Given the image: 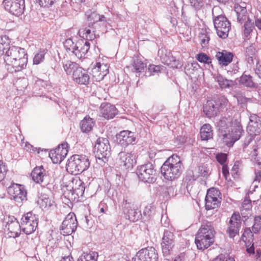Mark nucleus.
I'll use <instances>...</instances> for the list:
<instances>
[{"mask_svg":"<svg viewBox=\"0 0 261 261\" xmlns=\"http://www.w3.org/2000/svg\"><path fill=\"white\" fill-rule=\"evenodd\" d=\"M90 165V161L86 155L74 154L68 159L66 164V170L71 174L79 175L87 170Z\"/></svg>","mask_w":261,"mask_h":261,"instance_id":"f257e3e1","label":"nucleus"},{"mask_svg":"<svg viewBox=\"0 0 261 261\" xmlns=\"http://www.w3.org/2000/svg\"><path fill=\"white\" fill-rule=\"evenodd\" d=\"M215 230L210 225H203L199 228L195 238L198 249L204 250L214 242Z\"/></svg>","mask_w":261,"mask_h":261,"instance_id":"f03ea898","label":"nucleus"},{"mask_svg":"<svg viewBox=\"0 0 261 261\" xmlns=\"http://www.w3.org/2000/svg\"><path fill=\"white\" fill-rule=\"evenodd\" d=\"M181 168V161L177 155L169 157L161 167V173L168 180H172L178 176Z\"/></svg>","mask_w":261,"mask_h":261,"instance_id":"7ed1b4c3","label":"nucleus"},{"mask_svg":"<svg viewBox=\"0 0 261 261\" xmlns=\"http://www.w3.org/2000/svg\"><path fill=\"white\" fill-rule=\"evenodd\" d=\"M64 69L67 74H72L73 80L80 85H87L90 77L86 70L81 67H77L73 63H67L64 65Z\"/></svg>","mask_w":261,"mask_h":261,"instance_id":"20e7f679","label":"nucleus"},{"mask_svg":"<svg viewBox=\"0 0 261 261\" xmlns=\"http://www.w3.org/2000/svg\"><path fill=\"white\" fill-rule=\"evenodd\" d=\"M9 60L16 66L23 68L28 62V55L24 48L12 46L6 51Z\"/></svg>","mask_w":261,"mask_h":261,"instance_id":"39448f33","label":"nucleus"},{"mask_svg":"<svg viewBox=\"0 0 261 261\" xmlns=\"http://www.w3.org/2000/svg\"><path fill=\"white\" fill-rule=\"evenodd\" d=\"M62 190L68 194H71L74 198L79 195H83L84 192L83 182L79 177H72L65 181Z\"/></svg>","mask_w":261,"mask_h":261,"instance_id":"423d86ee","label":"nucleus"},{"mask_svg":"<svg viewBox=\"0 0 261 261\" xmlns=\"http://www.w3.org/2000/svg\"><path fill=\"white\" fill-rule=\"evenodd\" d=\"M111 147L107 138L100 137L97 139L94 145V153L99 160L106 162L110 155Z\"/></svg>","mask_w":261,"mask_h":261,"instance_id":"0eeeda50","label":"nucleus"},{"mask_svg":"<svg viewBox=\"0 0 261 261\" xmlns=\"http://www.w3.org/2000/svg\"><path fill=\"white\" fill-rule=\"evenodd\" d=\"M221 200V193L218 189L214 188L208 189L205 199L206 209L210 210L217 208Z\"/></svg>","mask_w":261,"mask_h":261,"instance_id":"6e6552de","label":"nucleus"},{"mask_svg":"<svg viewBox=\"0 0 261 261\" xmlns=\"http://www.w3.org/2000/svg\"><path fill=\"white\" fill-rule=\"evenodd\" d=\"M109 66L107 64L96 61L91 64V74L92 79L96 82L102 81L109 73Z\"/></svg>","mask_w":261,"mask_h":261,"instance_id":"1a4fd4ad","label":"nucleus"},{"mask_svg":"<svg viewBox=\"0 0 261 261\" xmlns=\"http://www.w3.org/2000/svg\"><path fill=\"white\" fill-rule=\"evenodd\" d=\"M68 152V144L64 143L51 150L49 153V156L53 163L60 164L65 159Z\"/></svg>","mask_w":261,"mask_h":261,"instance_id":"9d476101","label":"nucleus"},{"mask_svg":"<svg viewBox=\"0 0 261 261\" xmlns=\"http://www.w3.org/2000/svg\"><path fill=\"white\" fill-rule=\"evenodd\" d=\"M8 192L10 198L17 203H21L27 198V191L21 185H12L9 187Z\"/></svg>","mask_w":261,"mask_h":261,"instance_id":"9b49d317","label":"nucleus"},{"mask_svg":"<svg viewBox=\"0 0 261 261\" xmlns=\"http://www.w3.org/2000/svg\"><path fill=\"white\" fill-rule=\"evenodd\" d=\"M139 178L145 182H150L154 179L155 170L150 163L139 166L137 170Z\"/></svg>","mask_w":261,"mask_h":261,"instance_id":"f8f14e48","label":"nucleus"},{"mask_svg":"<svg viewBox=\"0 0 261 261\" xmlns=\"http://www.w3.org/2000/svg\"><path fill=\"white\" fill-rule=\"evenodd\" d=\"M21 227L27 234H31L36 228L38 220L36 216L32 213H28L21 218Z\"/></svg>","mask_w":261,"mask_h":261,"instance_id":"ddd939ff","label":"nucleus"},{"mask_svg":"<svg viewBox=\"0 0 261 261\" xmlns=\"http://www.w3.org/2000/svg\"><path fill=\"white\" fill-rule=\"evenodd\" d=\"M215 27L218 36L225 38L228 36L230 29V24L227 18L223 16L217 17L214 21Z\"/></svg>","mask_w":261,"mask_h":261,"instance_id":"4468645a","label":"nucleus"},{"mask_svg":"<svg viewBox=\"0 0 261 261\" xmlns=\"http://www.w3.org/2000/svg\"><path fill=\"white\" fill-rule=\"evenodd\" d=\"M76 228V219L73 213L68 214L63 221L61 229L64 235L72 233Z\"/></svg>","mask_w":261,"mask_h":261,"instance_id":"2eb2a0df","label":"nucleus"},{"mask_svg":"<svg viewBox=\"0 0 261 261\" xmlns=\"http://www.w3.org/2000/svg\"><path fill=\"white\" fill-rule=\"evenodd\" d=\"M3 4L7 11L14 15H19L23 12V0H4Z\"/></svg>","mask_w":261,"mask_h":261,"instance_id":"dca6fc26","label":"nucleus"},{"mask_svg":"<svg viewBox=\"0 0 261 261\" xmlns=\"http://www.w3.org/2000/svg\"><path fill=\"white\" fill-rule=\"evenodd\" d=\"M242 219L240 215L234 213L230 219L229 225L227 230V233L230 238H233L239 234Z\"/></svg>","mask_w":261,"mask_h":261,"instance_id":"f3484780","label":"nucleus"},{"mask_svg":"<svg viewBox=\"0 0 261 261\" xmlns=\"http://www.w3.org/2000/svg\"><path fill=\"white\" fill-rule=\"evenodd\" d=\"M156 259L157 254L151 247L141 249L134 258V261H156Z\"/></svg>","mask_w":261,"mask_h":261,"instance_id":"a211bd4d","label":"nucleus"},{"mask_svg":"<svg viewBox=\"0 0 261 261\" xmlns=\"http://www.w3.org/2000/svg\"><path fill=\"white\" fill-rule=\"evenodd\" d=\"M219 107V103L216 101L208 100L203 106V112L209 118L215 117L220 113Z\"/></svg>","mask_w":261,"mask_h":261,"instance_id":"6ab92c4d","label":"nucleus"},{"mask_svg":"<svg viewBox=\"0 0 261 261\" xmlns=\"http://www.w3.org/2000/svg\"><path fill=\"white\" fill-rule=\"evenodd\" d=\"M117 140L120 145L127 146L135 141L136 137L134 133L129 130H123L117 135Z\"/></svg>","mask_w":261,"mask_h":261,"instance_id":"aec40b11","label":"nucleus"},{"mask_svg":"<svg viewBox=\"0 0 261 261\" xmlns=\"http://www.w3.org/2000/svg\"><path fill=\"white\" fill-rule=\"evenodd\" d=\"M242 240L245 242L246 251L249 254L255 253L253 234L249 228H246L242 235Z\"/></svg>","mask_w":261,"mask_h":261,"instance_id":"412c9836","label":"nucleus"},{"mask_svg":"<svg viewBox=\"0 0 261 261\" xmlns=\"http://www.w3.org/2000/svg\"><path fill=\"white\" fill-rule=\"evenodd\" d=\"M163 252L168 254L174 246V236L172 232L166 231L164 232L162 243Z\"/></svg>","mask_w":261,"mask_h":261,"instance_id":"4be33fe9","label":"nucleus"},{"mask_svg":"<svg viewBox=\"0 0 261 261\" xmlns=\"http://www.w3.org/2000/svg\"><path fill=\"white\" fill-rule=\"evenodd\" d=\"M90 47V43L84 40L78 41L74 47H71L73 52L78 58H81L88 52Z\"/></svg>","mask_w":261,"mask_h":261,"instance_id":"5701e85b","label":"nucleus"},{"mask_svg":"<svg viewBox=\"0 0 261 261\" xmlns=\"http://www.w3.org/2000/svg\"><path fill=\"white\" fill-rule=\"evenodd\" d=\"M100 115L106 119L113 118L118 113L115 106L110 104H102L100 107Z\"/></svg>","mask_w":261,"mask_h":261,"instance_id":"b1692460","label":"nucleus"},{"mask_svg":"<svg viewBox=\"0 0 261 261\" xmlns=\"http://www.w3.org/2000/svg\"><path fill=\"white\" fill-rule=\"evenodd\" d=\"M46 174L47 173L43 166H37L31 172L32 179L37 184H41L46 176Z\"/></svg>","mask_w":261,"mask_h":261,"instance_id":"393cba45","label":"nucleus"},{"mask_svg":"<svg viewBox=\"0 0 261 261\" xmlns=\"http://www.w3.org/2000/svg\"><path fill=\"white\" fill-rule=\"evenodd\" d=\"M95 121L93 118L86 116L80 122V128L84 133H89L95 126Z\"/></svg>","mask_w":261,"mask_h":261,"instance_id":"a878e982","label":"nucleus"},{"mask_svg":"<svg viewBox=\"0 0 261 261\" xmlns=\"http://www.w3.org/2000/svg\"><path fill=\"white\" fill-rule=\"evenodd\" d=\"M119 156L122 163L127 168L132 167L136 163V158L134 154L122 152L119 154Z\"/></svg>","mask_w":261,"mask_h":261,"instance_id":"bb28decb","label":"nucleus"},{"mask_svg":"<svg viewBox=\"0 0 261 261\" xmlns=\"http://www.w3.org/2000/svg\"><path fill=\"white\" fill-rule=\"evenodd\" d=\"M216 58L219 63L223 65H227L230 63L232 60L233 55L226 50L218 51L216 55Z\"/></svg>","mask_w":261,"mask_h":261,"instance_id":"cd10ccee","label":"nucleus"},{"mask_svg":"<svg viewBox=\"0 0 261 261\" xmlns=\"http://www.w3.org/2000/svg\"><path fill=\"white\" fill-rule=\"evenodd\" d=\"M213 132L209 124H203L200 129V137L202 140L207 141L213 138Z\"/></svg>","mask_w":261,"mask_h":261,"instance_id":"c85d7f7f","label":"nucleus"},{"mask_svg":"<svg viewBox=\"0 0 261 261\" xmlns=\"http://www.w3.org/2000/svg\"><path fill=\"white\" fill-rule=\"evenodd\" d=\"M6 226L8 229L12 233L17 234L20 229V226L14 217H9L8 220L7 222Z\"/></svg>","mask_w":261,"mask_h":261,"instance_id":"c756f323","label":"nucleus"},{"mask_svg":"<svg viewBox=\"0 0 261 261\" xmlns=\"http://www.w3.org/2000/svg\"><path fill=\"white\" fill-rule=\"evenodd\" d=\"M239 130H236L234 133L227 134L224 136L223 141L228 146L232 145L233 142L238 139L239 137Z\"/></svg>","mask_w":261,"mask_h":261,"instance_id":"7c9ffc66","label":"nucleus"},{"mask_svg":"<svg viewBox=\"0 0 261 261\" xmlns=\"http://www.w3.org/2000/svg\"><path fill=\"white\" fill-rule=\"evenodd\" d=\"M239 82L241 84L246 87L253 88L256 86V84L252 81L251 77L246 74H243L240 77Z\"/></svg>","mask_w":261,"mask_h":261,"instance_id":"2f4dec72","label":"nucleus"},{"mask_svg":"<svg viewBox=\"0 0 261 261\" xmlns=\"http://www.w3.org/2000/svg\"><path fill=\"white\" fill-rule=\"evenodd\" d=\"M11 42L10 39L6 35L0 37V56L4 54V51L6 49Z\"/></svg>","mask_w":261,"mask_h":261,"instance_id":"473e14b6","label":"nucleus"},{"mask_svg":"<svg viewBox=\"0 0 261 261\" xmlns=\"http://www.w3.org/2000/svg\"><path fill=\"white\" fill-rule=\"evenodd\" d=\"M98 255L95 252L84 253L78 261H96Z\"/></svg>","mask_w":261,"mask_h":261,"instance_id":"72a5a7b5","label":"nucleus"},{"mask_svg":"<svg viewBox=\"0 0 261 261\" xmlns=\"http://www.w3.org/2000/svg\"><path fill=\"white\" fill-rule=\"evenodd\" d=\"M261 229V216H255L253 219L252 230L254 233H257Z\"/></svg>","mask_w":261,"mask_h":261,"instance_id":"f704fd0d","label":"nucleus"},{"mask_svg":"<svg viewBox=\"0 0 261 261\" xmlns=\"http://www.w3.org/2000/svg\"><path fill=\"white\" fill-rule=\"evenodd\" d=\"M218 82L220 86L222 88H226L228 87H232L234 83L232 81H229L223 77L219 76L218 79Z\"/></svg>","mask_w":261,"mask_h":261,"instance_id":"c9c22d12","label":"nucleus"},{"mask_svg":"<svg viewBox=\"0 0 261 261\" xmlns=\"http://www.w3.org/2000/svg\"><path fill=\"white\" fill-rule=\"evenodd\" d=\"M23 147L24 150L31 153H39L41 151H43L40 148L35 147L27 142L24 143Z\"/></svg>","mask_w":261,"mask_h":261,"instance_id":"e433bc0d","label":"nucleus"},{"mask_svg":"<svg viewBox=\"0 0 261 261\" xmlns=\"http://www.w3.org/2000/svg\"><path fill=\"white\" fill-rule=\"evenodd\" d=\"M196 59L201 63L210 64L211 63V58L204 53H200L197 55Z\"/></svg>","mask_w":261,"mask_h":261,"instance_id":"4c0bfd02","label":"nucleus"},{"mask_svg":"<svg viewBox=\"0 0 261 261\" xmlns=\"http://www.w3.org/2000/svg\"><path fill=\"white\" fill-rule=\"evenodd\" d=\"M54 203L53 199L49 197H44L41 200L39 204L42 207L46 208L51 206Z\"/></svg>","mask_w":261,"mask_h":261,"instance_id":"58836bf2","label":"nucleus"},{"mask_svg":"<svg viewBox=\"0 0 261 261\" xmlns=\"http://www.w3.org/2000/svg\"><path fill=\"white\" fill-rule=\"evenodd\" d=\"M234 10L238 15V17L242 19V16L246 13V8L243 6L236 5L234 7Z\"/></svg>","mask_w":261,"mask_h":261,"instance_id":"ea45409f","label":"nucleus"},{"mask_svg":"<svg viewBox=\"0 0 261 261\" xmlns=\"http://www.w3.org/2000/svg\"><path fill=\"white\" fill-rule=\"evenodd\" d=\"M80 35L86 39L91 40L92 37L91 36V30L89 29H81L79 31Z\"/></svg>","mask_w":261,"mask_h":261,"instance_id":"a19ab883","label":"nucleus"},{"mask_svg":"<svg viewBox=\"0 0 261 261\" xmlns=\"http://www.w3.org/2000/svg\"><path fill=\"white\" fill-rule=\"evenodd\" d=\"M7 172V167L6 165L2 161H0V181L4 179Z\"/></svg>","mask_w":261,"mask_h":261,"instance_id":"79ce46f5","label":"nucleus"},{"mask_svg":"<svg viewBox=\"0 0 261 261\" xmlns=\"http://www.w3.org/2000/svg\"><path fill=\"white\" fill-rule=\"evenodd\" d=\"M162 70H163V68H161V66L154 65H150L148 67V70L152 74L158 73Z\"/></svg>","mask_w":261,"mask_h":261,"instance_id":"37998d69","label":"nucleus"},{"mask_svg":"<svg viewBox=\"0 0 261 261\" xmlns=\"http://www.w3.org/2000/svg\"><path fill=\"white\" fill-rule=\"evenodd\" d=\"M217 160L221 165H225V163L227 160V155L225 153H219L216 156Z\"/></svg>","mask_w":261,"mask_h":261,"instance_id":"c03bdc74","label":"nucleus"},{"mask_svg":"<svg viewBox=\"0 0 261 261\" xmlns=\"http://www.w3.org/2000/svg\"><path fill=\"white\" fill-rule=\"evenodd\" d=\"M251 208V201L249 199H245L242 205V215L244 214V211H249Z\"/></svg>","mask_w":261,"mask_h":261,"instance_id":"a18cd8bd","label":"nucleus"},{"mask_svg":"<svg viewBox=\"0 0 261 261\" xmlns=\"http://www.w3.org/2000/svg\"><path fill=\"white\" fill-rule=\"evenodd\" d=\"M39 4L44 7L52 6L56 0H38Z\"/></svg>","mask_w":261,"mask_h":261,"instance_id":"49530a36","label":"nucleus"},{"mask_svg":"<svg viewBox=\"0 0 261 261\" xmlns=\"http://www.w3.org/2000/svg\"><path fill=\"white\" fill-rule=\"evenodd\" d=\"M211 172L210 168L207 167H201L200 168V173L202 176H207Z\"/></svg>","mask_w":261,"mask_h":261,"instance_id":"de8ad7c7","label":"nucleus"},{"mask_svg":"<svg viewBox=\"0 0 261 261\" xmlns=\"http://www.w3.org/2000/svg\"><path fill=\"white\" fill-rule=\"evenodd\" d=\"M134 67L137 71L140 72L144 69V65L141 61H138L135 63Z\"/></svg>","mask_w":261,"mask_h":261,"instance_id":"09e8293b","label":"nucleus"},{"mask_svg":"<svg viewBox=\"0 0 261 261\" xmlns=\"http://www.w3.org/2000/svg\"><path fill=\"white\" fill-rule=\"evenodd\" d=\"M209 37L206 35H203L201 38V45L203 48L207 46L209 42Z\"/></svg>","mask_w":261,"mask_h":261,"instance_id":"8fccbe9b","label":"nucleus"},{"mask_svg":"<svg viewBox=\"0 0 261 261\" xmlns=\"http://www.w3.org/2000/svg\"><path fill=\"white\" fill-rule=\"evenodd\" d=\"M43 58V55L42 54H37L34 59H33V62L35 64H38L40 63V62L42 61Z\"/></svg>","mask_w":261,"mask_h":261,"instance_id":"3c124183","label":"nucleus"},{"mask_svg":"<svg viewBox=\"0 0 261 261\" xmlns=\"http://www.w3.org/2000/svg\"><path fill=\"white\" fill-rule=\"evenodd\" d=\"M148 154L149 158L152 159L156 155V150L154 148H150L148 152Z\"/></svg>","mask_w":261,"mask_h":261,"instance_id":"603ef678","label":"nucleus"},{"mask_svg":"<svg viewBox=\"0 0 261 261\" xmlns=\"http://www.w3.org/2000/svg\"><path fill=\"white\" fill-rule=\"evenodd\" d=\"M222 173L225 177H226L227 175L228 174V170L227 169V166L225 165H223Z\"/></svg>","mask_w":261,"mask_h":261,"instance_id":"864d4df0","label":"nucleus"},{"mask_svg":"<svg viewBox=\"0 0 261 261\" xmlns=\"http://www.w3.org/2000/svg\"><path fill=\"white\" fill-rule=\"evenodd\" d=\"M256 26L260 30H261V19H257L255 21Z\"/></svg>","mask_w":261,"mask_h":261,"instance_id":"5fc2aeb1","label":"nucleus"},{"mask_svg":"<svg viewBox=\"0 0 261 261\" xmlns=\"http://www.w3.org/2000/svg\"><path fill=\"white\" fill-rule=\"evenodd\" d=\"M71 44H73V42H72V41L71 40V39H67L65 41V45L66 47H68Z\"/></svg>","mask_w":261,"mask_h":261,"instance_id":"6e6d98bb","label":"nucleus"},{"mask_svg":"<svg viewBox=\"0 0 261 261\" xmlns=\"http://www.w3.org/2000/svg\"><path fill=\"white\" fill-rule=\"evenodd\" d=\"M261 256V250L260 249H256V257H259Z\"/></svg>","mask_w":261,"mask_h":261,"instance_id":"4d7b16f0","label":"nucleus"},{"mask_svg":"<svg viewBox=\"0 0 261 261\" xmlns=\"http://www.w3.org/2000/svg\"><path fill=\"white\" fill-rule=\"evenodd\" d=\"M71 259H72V258L70 256H68L63 258L61 260V261H71Z\"/></svg>","mask_w":261,"mask_h":261,"instance_id":"13d9d810","label":"nucleus"},{"mask_svg":"<svg viewBox=\"0 0 261 261\" xmlns=\"http://www.w3.org/2000/svg\"><path fill=\"white\" fill-rule=\"evenodd\" d=\"M100 212H102V213H103V212H104V209H103V208H101L100 209Z\"/></svg>","mask_w":261,"mask_h":261,"instance_id":"bf43d9fd","label":"nucleus"},{"mask_svg":"<svg viewBox=\"0 0 261 261\" xmlns=\"http://www.w3.org/2000/svg\"><path fill=\"white\" fill-rule=\"evenodd\" d=\"M244 223L246 225V224H247V222H246V221H245V222H244Z\"/></svg>","mask_w":261,"mask_h":261,"instance_id":"052dcab7","label":"nucleus"}]
</instances>
